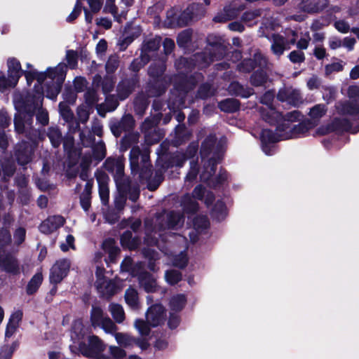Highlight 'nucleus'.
Segmentation results:
<instances>
[{"mask_svg":"<svg viewBox=\"0 0 359 359\" xmlns=\"http://www.w3.org/2000/svg\"><path fill=\"white\" fill-rule=\"evenodd\" d=\"M67 72V65L60 63L55 68L48 67L46 72H39L36 70L27 71L25 73L28 84H30L34 79H36L39 84L45 83L42 87V92L36 100L35 105L31 109L33 114L36 112V119L43 126L48 124V112L41 107V94H46V96L51 100H54L59 94L62 85L65 79Z\"/></svg>","mask_w":359,"mask_h":359,"instance_id":"nucleus-1","label":"nucleus"},{"mask_svg":"<svg viewBox=\"0 0 359 359\" xmlns=\"http://www.w3.org/2000/svg\"><path fill=\"white\" fill-rule=\"evenodd\" d=\"M201 158L205 161L204 170L201 174V179L208 182L210 177L215 173V165L221 157V151L216 146V138L211 135L207 137L201 147Z\"/></svg>","mask_w":359,"mask_h":359,"instance_id":"nucleus-2","label":"nucleus"},{"mask_svg":"<svg viewBox=\"0 0 359 359\" xmlns=\"http://www.w3.org/2000/svg\"><path fill=\"white\" fill-rule=\"evenodd\" d=\"M299 112L294 111L288 113L284 121L278 126V131L283 139H290L300 137L306 133L312 128L315 123L311 121L300 123L297 125H293V121L299 119Z\"/></svg>","mask_w":359,"mask_h":359,"instance_id":"nucleus-3","label":"nucleus"},{"mask_svg":"<svg viewBox=\"0 0 359 359\" xmlns=\"http://www.w3.org/2000/svg\"><path fill=\"white\" fill-rule=\"evenodd\" d=\"M165 320L164 309L161 304L151 306L146 314V322L142 320H136L135 327L142 336H147L150 332V327H156L161 325Z\"/></svg>","mask_w":359,"mask_h":359,"instance_id":"nucleus-4","label":"nucleus"},{"mask_svg":"<svg viewBox=\"0 0 359 359\" xmlns=\"http://www.w3.org/2000/svg\"><path fill=\"white\" fill-rule=\"evenodd\" d=\"M130 161L132 172H138L141 179L147 180L151 177L149 155L147 154H142L138 147H135L131 149Z\"/></svg>","mask_w":359,"mask_h":359,"instance_id":"nucleus-5","label":"nucleus"},{"mask_svg":"<svg viewBox=\"0 0 359 359\" xmlns=\"http://www.w3.org/2000/svg\"><path fill=\"white\" fill-rule=\"evenodd\" d=\"M104 168L113 174L118 190L125 191L127 188H129L130 182L124 176L123 158H108L104 162Z\"/></svg>","mask_w":359,"mask_h":359,"instance_id":"nucleus-6","label":"nucleus"},{"mask_svg":"<svg viewBox=\"0 0 359 359\" xmlns=\"http://www.w3.org/2000/svg\"><path fill=\"white\" fill-rule=\"evenodd\" d=\"M297 33L294 31H290L287 36L279 34H273L269 40L271 41V50L273 55L280 57L285 50L290 48L291 45H294L297 41Z\"/></svg>","mask_w":359,"mask_h":359,"instance_id":"nucleus-7","label":"nucleus"},{"mask_svg":"<svg viewBox=\"0 0 359 359\" xmlns=\"http://www.w3.org/2000/svg\"><path fill=\"white\" fill-rule=\"evenodd\" d=\"M88 342L89 347L79 343V349L83 355L95 359H110L107 355L102 353L106 345L97 336L90 337Z\"/></svg>","mask_w":359,"mask_h":359,"instance_id":"nucleus-8","label":"nucleus"},{"mask_svg":"<svg viewBox=\"0 0 359 359\" xmlns=\"http://www.w3.org/2000/svg\"><path fill=\"white\" fill-rule=\"evenodd\" d=\"M156 222L159 226L158 227V231L155 229L154 231V236L158 234V236L161 237L162 233L160 232L161 230L179 228L184 223V217L179 212H170L158 217Z\"/></svg>","mask_w":359,"mask_h":359,"instance_id":"nucleus-9","label":"nucleus"},{"mask_svg":"<svg viewBox=\"0 0 359 359\" xmlns=\"http://www.w3.org/2000/svg\"><path fill=\"white\" fill-rule=\"evenodd\" d=\"M90 320L93 327H100L106 333L114 334L117 330V327L114 322L100 307H93Z\"/></svg>","mask_w":359,"mask_h":359,"instance_id":"nucleus-10","label":"nucleus"},{"mask_svg":"<svg viewBox=\"0 0 359 359\" xmlns=\"http://www.w3.org/2000/svg\"><path fill=\"white\" fill-rule=\"evenodd\" d=\"M104 273V269L103 268L97 267L95 287L102 296L109 297L116 293L117 287L115 283L105 278Z\"/></svg>","mask_w":359,"mask_h":359,"instance_id":"nucleus-11","label":"nucleus"},{"mask_svg":"<svg viewBox=\"0 0 359 359\" xmlns=\"http://www.w3.org/2000/svg\"><path fill=\"white\" fill-rule=\"evenodd\" d=\"M71 266V262L67 259L57 260L52 266L50 273V281L57 284L67 276Z\"/></svg>","mask_w":359,"mask_h":359,"instance_id":"nucleus-12","label":"nucleus"},{"mask_svg":"<svg viewBox=\"0 0 359 359\" xmlns=\"http://www.w3.org/2000/svg\"><path fill=\"white\" fill-rule=\"evenodd\" d=\"M205 14V8L202 5L194 3L183 11L179 19V25L181 26L187 25L189 22L197 20Z\"/></svg>","mask_w":359,"mask_h":359,"instance_id":"nucleus-13","label":"nucleus"},{"mask_svg":"<svg viewBox=\"0 0 359 359\" xmlns=\"http://www.w3.org/2000/svg\"><path fill=\"white\" fill-rule=\"evenodd\" d=\"M277 97L280 102H286L294 107L302 103V97L299 90L291 86H285L280 88L277 95Z\"/></svg>","mask_w":359,"mask_h":359,"instance_id":"nucleus-14","label":"nucleus"},{"mask_svg":"<svg viewBox=\"0 0 359 359\" xmlns=\"http://www.w3.org/2000/svg\"><path fill=\"white\" fill-rule=\"evenodd\" d=\"M283 140L280 136V133L278 131V128L276 133L271 130L264 129L261 133V141L263 151L266 155H271L273 154L275 149L273 143L279 140Z\"/></svg>","mask_w":359,"mask_h":359,"instance_id":"nucleus-15","label":"nucleus"},{"mask_svg":"<svg viewBox=\"0 0 359 359\" xmlns=\"http://www.w3.org/2000/svg\"><path fill=\"white\" fill-rule=\"evenodd\" d=\"M33 111L25 108L18 109V114L15 116L14 123L15 130L18 133H23L31 128L32 123Z\"/></svg>","mask_w":359,"mask_h":359,"instance_id":"nucleus-16","label":"nucleus"},{"mask_svg":"<svg viewBox=\"0 0 359 359\" xmlns=\"http://www.w3.org/2000/svg\"><path fill=\"white\" fill-rule=\"evenodd\" d=\"M64 223L65 219L62 216H50L41 224L39 229L43 233L49 234L62 226Z\"/></svg>","mask_w":359,"mask_h":359,"instance_id":"nucleus-17","label":"nucleus"},{"mask_svg":"<svg viewBox=\"0 0 359 359\" xmlns=\"http://www.w3.org/2000/svg\"><path fill=\"white\" fill-rule=\"evenodd\" d=\"M273 94L271 92L266 93L263 97H262V102L267 106L270 109V111L266 114H262L263 118L266 120V121L273 123L274 119H277L281 116V114L276 111L275 109L271 108V104L273 100Z\"/></svg>","mask_w":359,"mask_h":359,"instance_id":"nucleus-18","label":"nucleus"},{"mask_svg":"<svg viewBox=\"0 0 359 359\" xmlns=\"http://www.w3.org/2000/svg\"><path fill=\"white\" fill-rule=\"evenodd\" d=\"M327 4V0H302L299 8L307 13H315L323 10Z\"/></svg>","mask_w":359,"mask_h":359,"instance_id":"nucleus-19","label":"nucleus"},{"mask_svg":"<svg viewBox=\"0 0 359 359\" xmlns=\"http://www.w3.org/2000/svg\"><path fill=\"white\" fill-rule=\"evenodd\" d=\"M208 226L209 222L206 217L199 216L196 217L194 220V229L189 233L191 241L193 243L196 242L198 240L196 233L202 232L203 230L206 229Z\"/></svg>","mask_w":359,"mask_h":359,"instance_id":"nucleus-20","label":"nucleus"},{"mask_svg":"<svg viewBox=\"0 0 359 359\" xmlns=\"http://www.w3.org/2000/svg\"><path fill=\"white\" fill-rule=\"evenodd\" d=\"M8 76L18 83L19 79L22 74V70L20 62L13 57L8 58L7 61Z\"/></svg>","mask_w":359,"mask_h":359,"instance_id":"nucleus-21","label":"nucleus"},{"mask_svg":"<svg viewBox=\"0 0 359 359\" xmlns=\"http://www.w3.org/2000/svg\"><path fill=\"white\" fill-rule=\"evenodd\" d=\"M32 154V147L27 144L24 143L20 145L16 151V156L18 161L21 165H25L31 161V156Z\"/></svg>","mask_w":359,"mask_h":359,"instance_id":"nucleus-22","label":"nucleus"},{"mask_svg":"<svg viewBox=\"0 0 359 359\" xmlns=\"http://www.w3.org/2000/svg\"><path fill=\"white\" fill-rule=\"evenodd\" d=\"M138 278L140 285L147 292H152L156 290L157 287L156 281L151 274L147 272L142 273Z\"/></svg>","mask_w":359,"mask_h":359,"instance_id":"nucleus-23","label":"nucleus"},{"mask_svg":"<svg viewBox=\"0 0 359 359\" xmlns=\"http://www.w3.org/2000/svg\"><path fill=\"white\" fill-rule=\"evenodd\" d=\"M238 15V11L231 8V6H226L224 8L223 11L218 13L213 19L216 22H224L230 20Z\"/></svg>","mask_w":359,"mask_h":359,"instance_id":"nucleus-24","label":"nucleus"},{"mask_svg":"<svg viewBox=\"0 0 359 359\" xmlns=\"http://www.w3.org/2000/svg\"><path fill=\"white\" fill-rule=\"evenodd\" d=\"M197 151V147L192 145L189 147L188 154H177L172 158V163L176 166L182 167L185 161L189 158L194 157Z\"/></svg>","mask_w":359,"mask_h":359,"instance_id":"nucleus-25","label":"nucleus"},{"mask_svg":"<svg viewBox=\"0 0 359 359\" xmlns=\"http://www.w3.org/2000/svg\"><path fill=\"white\" fill-rule=\"evenodd\" d=\"M134 83L130 81H123L117 88V95L120 100L126 99L133 90Z\"/></svg>","mask_w":359,"mask_h":359,"instance_id":"nucleus-26","label":"nucleus"},{"mask_svg":"<svg viewBox=\"0 0 359 359\" xmlns=\"http://www.w3.org/2000/svg\"><path fill=\"white\" fill-rule=\"evenodd\" d=\"M121 243L122 245L130 250L135 249L139 245V241L133 237L132 232L130 231H125L121 237Z\"/></svg>","mask_w":359,"mask_h":359,"instance_id":"nucleus-27","label":"nucleus"},{"mask_svg":"<svg viewBox=\"0 0 359 359\" xmlns=\"http://www.w3.org/2000/svg\"><path fill=\"white\" fill-rule=\"evenodd\" d=\"M109 311L117 323H121L125 320V313L121 305L112 303L109 306Z\"/></svg>","mask_w":359,"mask_h":359,"instance_id":"nucleus-28","label":"nucleus"},{"mask_svg":"<svg viewBox=\"0 0 359 359\" xmlns=\"http://www.w3.org/2000/svg\"><path fill=\"white\" fill-rule=\"evenodd\" d=\"M193 197L197 199L202 200L205 197V203L207 205L212 203L214 196L211 192L206 191L201 185L197 186L193 191Z\"/></svg>","mask_w":359,"mask_h":359,"instance_id":"nucleus-29","label":"nucleus"},{"mask_svg":"<svg viewBox=\"0 0 359 359\" xmlns=\"http://www.w3.org/2000/svg\"><path fill=\"white\" fill-rule=\"evenodd\" d=\"M112 334L114 336L116 342L124 347L133 346L136 342V339L128 334L114 332Z\"/></svg>","mask_w":359,"mask_h":359,"instance_id":"nucleus-30","label":"nucleus"},{"mask_svg":"<svg viewBox=\"0 0 359 359\" xmlns=\"http://www.w3.org/2000/svg\"><path fill=\"white\" fill-rule=\"evenodd\" d=\"M125 299L127 304L132 309L138 308V294L135 289L130 287L126 291Z\"/></svg>","mask_w":359,"mask_h":359,"instance_id":"nucleus-31","label":"nucleus"},{"mask_svg":"<svg viewBox=\"0 0 359 359\" xmlns=\"http://www.w3.org/2000/svg\"><path fill=\"white\" fill-rule=\"evenodd\" d=\"M18 346V341H15L11 344H5L1 346L0 348V359H11Z\"/></svg>","mask_w":359,"mask_h":359,"instance_id":"nucleus-32","label":"nucleus"},{"mask_svg":"<svg viewBox=\"0 0 359 359\" xmlns=\"http://www.w3.org/2000/svg\"><path fill=\"white\" fill-rule=\"evenodd\" d=\"M134 124V119L131 115L124 116L116 127L118 133H120L121 131H130L133 128Z\"/></svg>","mask_w":359,"mask_h":359,"instance_id":"nucleus-33","label":"nucleus"},{"mask_svg":"<svg viewBox=\"0 0 359 359\" xmlns=\"http://www.w3.org/2000/svg\"><path fill=\"white\" fill-rule=\"evenodd\" d=\"M101 82L102 90L104 93H109L112 90L114 81L110 77H106L104 79H102L100 76H95L93 79L94 85H98V83Z\"/></svg>","mask_w":359,"mask_h":359,"instance_id":"nucleus-34","label":"nucleus"},{"mask_svg":"<svg viewBox=\"0 0 359 359\" xmlns=\"http://www.w3.org/2000/svg\"><path fill=\"white\" fill-rule=\"evenodd\" d=\"M219 107L226 112H234L239 109V102L235 99H226L219 103Z\"/></svg>","mask_w":359,"mask_h":359,"instance_id":"nucleus-35","label":"nucleus"},{"mask_svg":"<svg viewBox=\"0 0 359 359\" xmlns=\"http://www.w3.org/2000/svg\"><path fill=\"white\" fill-rule=\"evenodd\" d=\"M43 281V275L41 271L37 272L29 282L27 287V292L31 294L35 292Z\"/></svg>","mask_w":359,"mask_h":359,"instance_id":"nucleus-36","label":"nucleus"},{"mask_svg":"<svg viewBox=\"0 0 359 359\" xmlns=\"http://www.w3.org/2000/svg\"><path fill=\"white\" fill-rule=\"evenodd\" d=\"M97 181L99 183V194L101 201L103 204L106 205L108 203L109 194L108 185L106 182V177H103L102 180H101L100 177H97Z\"/></svg>","mask_w":359,"mask_h":359,"instance_id":"nucleus-37","label":"nucleus"},{"mask_svg":"<svg viewBox=\"0 0 359 359\" xmlns=\"http://www.w3.org/2000/svg\"><path fill=\"white\" fill-rule=\"evenodd\" d=\"M186 303V297L184 294H177L174 296L170 302V309L173 312L180 311L184 306Z\"/></svg>","mask_w":359,"mask_h":359,"instance_id":"nucleus-38","label":"nucleus"},{"mask_svg":"<svg viewBox=\"0 0 359 359\" xmlns=\"http://www.w3.org/2000/svg\"><path fill=\"white\" fill-rule=\"evenodd\" d=\"M47 135L54 147H57L60 145L62 137V134L57 128H50L48 130Z\"/></svg>","mask_w":359,"mask_h":359,"instance_id":"nucleus-39","label":"nucleus"},{"mask_svg":"<svg viewBox=\"0 0 359 359\" xmlns=\"http://www.w3.org/2000/svg\"><path fill=\"white\" fill-rule=\"evenodd\" d=\"M182 273L176 269L167 270L165 272V281L170 285H175L182 280Z\"/></svg>","mask_w":359,"mask_h":359,"instance_id":"nucleus-40","label":"nucleus"},{"mask_svg":"<svg viewBox=\"0 0 359 359\" xmlns=\"http://www.w3.org/2000/svg\"><path fill=\"white\" fill-rule=\"evenodd\" d=\"M325 106L323 104H316L311 109L309 116L313 121L316 122L323 117L326 113Z\"/></svg>","mask_w":359,"mask_h":359,"instance_id":"nucleus-41","label":"nucleus"},{"mask_svg":"<svg viewBox=\"0 0 359 359\" xmlns=\"http://www.w3.org/2000/svg\"><path fill=\"white\" fill-rule=\"evenodd\" d=\"M341 111L344 114H356L359 113V103H358L356 100H350L343 104Z\"/></svg>","mask_w":359,"mask_h":359,"instance_id":"nucleus-42","label":"nucleus"},{"mask_svg":"<svg viewBox=\"0 0 359 359\" xmlns=\"http://www.w3.org/2000/svg\"><path fill=\"white\" fill-rule=\"evenodd\" d=\"M188 262L187 254L184 252H181L179 255L172 256L171 264L172 265L179 267L184 268Z\"/></svg>","mask_w":359,"mask_h":359,"instance_id":"nucleus-43","label":"nucleus"},{"mask_svg":"<svg viewBox=\"0 0 359 359\" xmlns=\"http://www.w3.org/2000/svg\"><path fill=\"white\" fill-rule=\"evenodd\" d=\"M260 15V12L258 10L252 11H247L242 16V20L248 25L252 26L256 23V18Z\"/></svg>","mask_w":359,"mask_h":359,"instance_id":"nucleus-44","label":"nucleus"},{"mask_svg":"<svg viewBox=\"0 0 359 359\" xmlns=\"http://www.w3.org/2000/svg\"><path fill=\"white\" fill-rule=\"evenodd\" d=\"M104 250L109 253L111 261H113L115 257L119 252L118 248L114 245V241L112 240L106 241L103 243Z\"/></svg>","mask_w":359,"mask_h":359,"instance_id":"nucleus-45","label":"nucleus"},{"mask_svg":"<svg viewBox=\"0 0 359 359\" xmlns=\"http://www.w3.org/2000/svg\"><path fill=\"white\" fill-rule=\"evenodd\" d=\"M109 353L110 356H107L110 359H122L126 356V352L123 349L116 346H110L109 347Z\"/></svg>","mask_w":359,"mask_h":359,"instance_id":"nucleus-46","label":"nucleus"},{"mask_svg":"<svg viewBox=\"0 0 359 359\" xmlns=\"http://www.w3.org/2000/svg\"><path fill=\"white\" fill-rule=\"evenodd\" d=\"M226 208L224 204L222 201H218L212 211V215L217 219L220 220L224 218L226 216Z\"/></svg>","mask_w":359,"mask_h":359,"instance_id":"nucleus-47","label":"nucleus"},{"mask_svg":"<svg viewBox=\"0 0 359 359\" xmlns=\"http://www.w3.org/2000/svg\"><path fill=\"white\" fill-rule=\"evenodd\" d=\"M146 226H147V229H146L147 232H146V237H145V240H144L146 244L148 246H153V245H156L157 248L159 250H161V251H163V248L161 246L160 243L156 239V238H153V236L151 235V233H153V231H151L148 227L147 222L146 223Z\"/></svg>","mask_w":359,"mask_h":359,"instance_id":"nucleus-48","label":"nucleus"},{"mask_svg":"<svg viewBox=\"0 0 359 359\" xmlns=\"http://www.w3.org/2000/svg\"><path fill=\"white\" fill-rule=\"evenodd\" d=\"M73 332L77 336L78 341L86 334V330L81 320L74 321L72 327Z\"/></svg>","mask_w":359,"mask_h":359,"instance_id":"nucleus-49","label":"nucleus"},{"mask_svg":"<svg viewBox=\"0 0 359 359\" xmlns=\"http://www.w3.org/2000/svg\"><path fill=\"white\" fill-rule=\"evenodd\" d=\"M13 80L8 76L6 78L4 75L0 76V92H4L9 88H14L16 85V82H13Z\"/></svg>","mask_w":359,"mask_h":359,"instance_id":"nucleus-50","label":"nucleus"},{"mask_svg":"<svg viewBox=\"0 0 359 359\" xmlns=\"http://www.w3.org/2000/svg\"><path fill=\"white\" fill-rule=\"evenodd\" d=\"M266 80V76L263 72H256L251 76V83L256 86L262 85L265 83Z\"/></svg>","mask_w":359,"mask_h":359,"instance_id":"nucleus-51","label":"nucleus"},{"mask_svg":"<svg viewBox=\"0 0 359 359\" xmlns=\"http://www.w3.org/2000/svg\"><path fill=\"white\" fill-rule=\"evenodd\" d=\"M148 105V102L144 96L137 97L135 100V108L137 114H142Z\"/></svg>","mask_w":359,"mask_h":359,"instance_id":"nucleus-52","label":"nucleus"},{"mask_svg":"<svg viewBox=\"0 0 359 359\" xmlns=\"http://www.w3.org/2000/svg\"><path fill=\"white\" fill-rule=\"evenodd\" d=\"M182 203L186 211L195 212L198 208V204L189 196H186L183 198Z\"/></svg>","mask_w":359,"mask_h":359,"instance_id":"nucleus-53","label":"nucleus"},{"mask_svg":"<svg viewBox=\"0 0 359 359\" xmlns=\"http://www.w3.org/2000/svg\"><path fill=\"white\" fill-rule=\"evenodd\" d=\"M191 40V32L189 30H184L179 34L177 39V44L181 47H184Z\"/></svg>","mask_w":359,"mask_h":359,"instance_id":"nucleus-54","label":"nucleus"},{"mask_svg":"<svg viewBox=\"0 0 359 359\" xmlns=\"http://www.w3.org/2000/svg\"><path fill=\"white\" fill-rule=\"evenodd\" d=\"M115 1L116 0H107L104 8V12L112 14L114 18L118 21L119 19L117 17L118 8L114 4Z\"/></svg>","mask_w":359,"mask_h":359,"instance_id":"nucleus-55","label":"nucleus"},{"mask_svg":"<svg viewBox=\"0 0 359 359\" xmlns=\"http://www.w3.org/2000/svg\"><path fill=\"white\" fill-rule=\"evenodd\" d=\"M22 313L20 311L14 312L10 317L8 325L18 328L20 322L22 320Z\"/></svg>","mask_w":359,"mask_h":359,"instance_id":"nucleus-56","label":"nucleus"},{"mask_svg":"<svg viewBox=\"0 0 359 359\" xmlns=\"http://www.w3.org/2000/svg\"><path fill=\"white\" fill-rule=\"evenodd\" d=\"M60 249L63 252L68 251L70 248L74 249V238L72 235H67L66 237L65 242L61 243Z\"/></svg>","mask_w":359,"mask_h":359,"instance_id":"nucleus-57","label":"nucleus"},{"mask_svg":"<svg viewBox=\"0 0 359 359\" xmlns=\"http://www.w3.org/2000/svg\"><path fill=\"white\" fill-rule=\"evenodd\" d=\"M67 65L71 69H74L77 65V54L74 50H67L66 54Z\"/></svg>","mask_w":359,"mask_h":359,"instance_id":"nucleus-58","label":"nucleus"},{"mask_svg":"<svg viewBox=\"0 0 359 359\" xmlns=\"http://www.w3.org/2000/svg\"><path fill=\"white\" fill-rule=\"evenodd\" d=\"M311 37L309 32L304 33L297 43V47L301 50H305L308 48Z\"/></svg>","mask_w":359,"mask_h":359,"instance_id":"nucleus-59","label":"nucleus"},{"mask_svg":"<svg viewBox=\"0 0 359 359\" xmlns=\"http://www.w3.org/2000/svg\"><path fill=\"white\" fill-rule=\"evenodd\" d=\"M289 59L293 63H301L304 61V53L299 50H293L289 54Z\"/></svg>","mask_w":359,"mask_h":359,"instance_id":"nucleus-60","label":"nucleus"},{"mask_svg":"<svg viewBox=\"0 0 359 359\" xmlns=\"http://www.w3.org/2000/svg\"><path fill=\"white\" fill-rule=\"evenodd\" d=\"M60 114L62 116L66 121H70L73 118V114L71 112L68 106L65 104L60 103L59 104Z\"/></svg>","mask_w":359,"mask_h":359,"instance_id":"nucleus-61","label":"nucleus"},{"mask_svg":"<svg viewBox=\"0 0 359 359\" xmlns=\"http://www.w3.org/2000/svg\"><path fill=\"white\" fill-rule=\"evenodd\" d=\"M118 66V58L116 55L111 56L107 64H106V69L107 72H113L116 69Z\"/></svg>","mask_w":359,"mask_h":359,"instance_id":"nucleus-62","label":"nucleus"},{"mask_svg":"<svg viewBox=\"0 0 359 359\" xmlns=\"http://www.w3.org/2000/svg\"><path fill=\"white\" fill-rule=\"evenodd\" d=\"M238 68L240 72H249L254 69L255 63L251 59L245 60L238 66Z\"/></svg>","mask_w":359,"mask_h":359,"instance_id":"nucleus-63","label":"nucleus"},{"mask_svg":"<svg viewBox=\"0 0 359 359\" xmlns=\"http://www.w3.org/2000/svg\"><path fill=\"white\" fill-rule=\"evenodd\" d=\"M161 40L159 38H155L148 41L144 46L145 50H156L160 46Z\"/></svg>","mask_w":359,"mask_h":359,"instance_id":"nucleus-64","label":"nucleus"}]
</instances>
